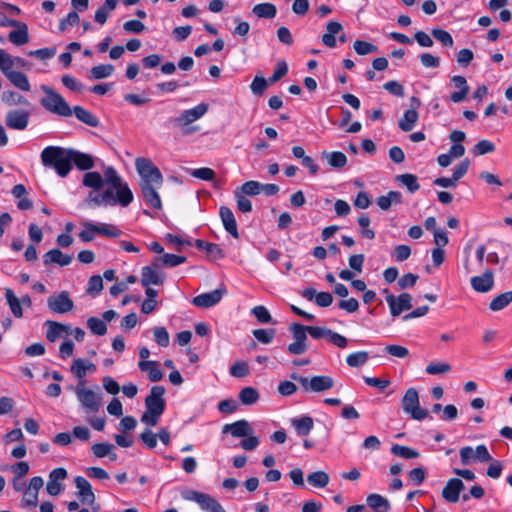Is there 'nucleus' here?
<instances>
[{"mask_svg": "<svg viewBox=\"0 0 512 512\" xmlns=\"http://www.w3.org/2000/svg\"><path fill=\"white\" fill-rule=\"evenodd\" d=\"M107 189L102 193L90 192L89 204L93 206H115L127 207L133 201V193L127 183L122 181L115 168L107 167L104 170Z\"/></svg>", "mask_w": 512, "mask_h": 512, "instance_id": "1", "label": "nucleus"}, {"mask_svg": "<svg viewBox=\"0 0 512 512\" xmlns=\"http://www.w3.org/2000/svg\"><path fill=\"white\" fill-rule=\"evenodd\" d=\"M40 159L44 167L53 169L61 178L67 177L72 170L69 148L47 146L42 150Z\"/></svg>", "mask_w": 512, "mask_h": 512, "instance_id": "2", "label": "nucleus"}, {"mask_svg": "<svg viewBox=\"0 0 512 512\" xmlns=\"http://www.w3.org/2000/svg\"><path fill=\"white\" fill-rule=\"evenodd\" d=\"M165 392V388L160 385H156L151 388L150 394L145 398L146 409L141 416L142 423L150 427L158 424L166 407V401L164 399Z\"/></svg>", "mask_w": 512, "mask_h": 512, "instance_id": "3", "label": "nucleus"}, {"mask_svg": "<svg viewBox=\"0 0 512 512\" xmlns=\"http://www.w3.org/2000/svg\"><path fill=\"white\" fill-rule=\"evenodd\" d=\"M41 88L45 93V96L40 100L43 108L62 117H70L72 115L71 107L59 93L46 85H43Z\"/></svg>", "mask_w": 512, "mask_h": 512, "instance_id": "4", "label": "nucleus"}, {"mask_svg": "<svg viewBox=\"0 0 512 512\" xmlns=\"http://www.w3.org/2000/svg\"><path fill=\"white\" fill-rule=\"evenodd\" d=\"M82 225L83 229L78 234L82 242H90L95 239L96 235L116 238L122 234V231L112 224L84 222Z\"/></svg>", "mask_w": 512, "mask_h": 512, "instance_id": "5", "label": "nucleus"}, {"mask_svg": "<svg viewBox=\"0 0 512 512\" xmlns=\"http://www.w3.org/2000/svg\"><path fill=\"white\" fill-rule=\"evenodd\" d=\"M184 500L195 502L205 512H226L223 506L213 496L193 489H184L181 492Z\"/></svg>", "mask_w": 512, "mask_h": 512, "instance_id": "6", "label": "nucleus"}, {"mask_svg": "<svg viewBox=\"0 0 512 512\" xmlns=\"http://www.w3.org/2000/svg\"><path fill=\"white\" fill-rule=\"evenodd\" d=\"M401 406L403 411L414 420L421 421L429 414L427 409L420 407L418 391L413 387L406 390L401 400Z\"/></svg>", "mask_w": 512, "mask_h": 512, "instance_id": "7", "label": "nucleus"}, {"mask_svg": "<svg viewBox=\"0 0 512 512\" xmlns=\"http://www.w3.org/2000/svg\"><path fill=\"white\" fill-rule=\"evenodd\" d=\"M135 167L141 176V182H148L160 187L163 183V177L153 162L147 158L139 157L135 160Z\"/></svg>", "mask_w": 512, "mask_h": 512, "instance_id": "8", "label": "nucleus"}, {"mask_svg": "<svg viewBox=\"0 0 512 512\" xmlns=\"http://www.w3.org/2000/svg\"><path fill=\"white\" fill-rule=\"evenodd\" d=\"M75 393L82 407L89 413H96L102 405V394L85 388L82 384L76 386Z\"/></svg>", "mask_w": 512, "mask_h": 512, "instance_id": "9", "label": "nucleus"}, {"mask_svg": "<svg viewBox=\"0 0 512 512\" xmlns=\"http://www.w3.org/2000/svg\"><path fill=\"white\" fill-rule=\"evenodd\" d=\"M164 281L165 274L160 271V266L155 260L150 265L142 267L140 280L142 286L162 285Z\"/></svg>", "mask_w": 512, "mask_h": 512, "instance_id": "10", "label": "nucleus"}, {"mask_svg": "<svg viewBox=\"0 0 512 512\" xmlns=\"http://www.w3.org/2000/svg\"><path fill=\"white\" fill-rule=\"evenodd\" d=\"M30 120V112L25 109H12L6 113L5 124L9 129L25 130Z\"/></svg>", "mask_w": 512, "mask_h": 512, "instance_id": "11", "label": "nucleus"}, {"mask_svg": "<svg viewBox=\"0 0 512 512\" xmlns=\"http://www.w3.org/2000/svg\"><path fill=\"white\" fill-rule=\"evenodd\" d=\"M47 305L52 312L59 314L67 313L74 308V302L67 291L48 297Z\"/></svg>", "mask_w": 512, "mask_h": 512, "instance_id": "12", "label": "nucleus"}, {"mask_svg": "<svg viewBox=\"0 0 512 512\" xmlns=\"http://www.w3.org/2000/svg\"><path fill=\"white\" fill-rule=\"evenodd\" d=\"M226 292L227 290L225 286L221 284L219 288L211 292L202 293L195 296L192 299V304L196 307L210 308L219 303Z\"/></svg>", "mask_w": 512, "mask_h": 512, "instance_id": "13", "label": "nucleus"}, {"mask_svg": "<svg viewBox=\"0 0 512 512\" xmlns=\"http://www.w3.org/2000/svg\"><path fill=\"white\" fill-rule=\"evenodd\" d=\"M386 302L389 305L391 315L397 317L403 311L409 310L412 307V296L406 292L401 293L397 297L393 294H387Z\"/></svg>", "mask_w": 512, "mask_h": 512, "instance_id": "14", "label": "nucleus"}, {"mask_svg": "<svg viewBox=\"0 0 512 512\" xmlns=\"http://www.w3.org/2000/svg\"><path fill=\"white\" fill-rule=\"evenodd\" d=\"M207 111L208 104L200 103L191 109L183 110L179 116L174 118L173 121L178 126H187L200 119L202 116L206 114Z\"/></svg>", "mask_w": 512, "mask_h": 512, "instance_id": "15", "label": "nucleus"}, {"mask_svg": "<svg viewBox=\"0 0 512 512\" xmlns=\"http://www.w3.org/2000/svg\"><path fill=\"white\" fill-rule=\"evenodd\" d=\"M67 475V470L65 468L59 467L53 469L49 474V479L46 485L47 493L51 496L59 495L63 490L61 481L65 480Z\"/></svg>", "mask_w": 512, "mask_h": 512, "instance_id": "16", "label": "nucleus"}, {"mask_svg": "<svg viewBox=\"0 0 512 512\" xmlns=\"http://www.w3.org/2000/svg\"><path fill=\"white\" fill-rule=\"evenodd\" d=\"M305 382L304 392H323L334 387V380L331 376L317 375Z\"/></svg>", "mask_w": 512, "mask_h": 512, "instance_id": "17", "label": "nucleus"}, {"mask_svg": "<svg viewBox=\"0 0 512 512\" xmlns=\"http://www.w3.org/2000/svg\"><path fill=\"white\" fill-rule=\"evenodd\" d=\"M74 483L78 489L77 495L81 502L93 506L95 504V494L89 481L83 476H76Z\"/></svg>", "mask_w": 512, "mask_h": 512, "instance_id": "18", "label": "nucleus"}, {"mask_svg": "<svg viewBox=\"0 0 512 512\" xmlns=\"http://www.w3.org/2000/svg\"><path fill=\"white\" fill-rule=\"evenodd\" d=\"M70 149L71 166H75L78 170L86 171L95 166V159L91 154L81 152L77 149Z\"/></svg>", "mask_w": 512, "mask_h": 512, "instance_id": "19", "label": "nucleus"}, {"mask_svg": "<svg viewBox=\"0 0 512 512\" xmlns=\"http://www.w3.org/2000/svg\"><path fill=\"white\" fill-rule=\"evenodd\" d=\"M464 488L465 485L461 479L451 478L442 490V497L450 503H456L459 501L460 493Z\"/></svg>", "mask_w": 512, "mask_h": 512, "instance_id": "20", "label": "nucleus"}, {"mask_svg": "<svg viewBox=\"0 0 512 512\" xmlns=\"http://www.w3.org/2000/svg\"><path fill=\"white\" fill-rule=\"evenodd\" d=\"M253 432L254 431L250 423L245 419L238 420L230 424H225L222 427L223 434L230 433L235 438L250 436V434H253Z\"/></svg>", "mask_w": 512, "mask_h": 512, "instance_id": "21", "label": "nucleus"}, {"mask_svg": "<svg viewBox=\"0 0 512 512\" xmlns=\"http://www.w3.org/2000/svg\"><path fill=\"white\" fill-rule=\"evenodd\" d=\"M219 216L221 218L224 229L235 239L239 238L237 223L232 210L229 207L221 206L219 208Z\"/></svg>", "mask_w": 512, "mask_h": 512, "instance_id": "22", "label": "nucleus"}, {"mask_svg": "<svg viewBox=\"0 0 512 512\" xmlns=\"http://www.w3.org/2000/svg\"><path fill=\"white\" fill-rule=\"evenodd\" d=\"M451 82L456 88H458V91L452 92L450 94V100L453 103H460L464 101L470 92V87L466 78L461 75H455L451 78Z\"/></svg>", "mask_w": 512, "mask_h": 512, "instance_id": "23", "label": "nucleus"}, {"mask_svg": "<svg viewBox=\"0 0 512 512\" xmlns=\"http://www.w3.org/2000/svg\"><path fill=\"white\" fill-rule=\"evenodd\" d=\"M494 274L492 270H486L481 276L471 278L472 288L480 293H486L493 288Z\"/></svg>", "mask_w": 512, "mask_h": 512, "instance_id": "24", "label": "nucleus"}, {"mask_svg": "<svg viewBox=\"0 0 512 512\" xmlns=\"http://www.w3.org/2000/svg\"><path fill=\"white\" fill-rule=\"evenodd\" d=\"M73 260L71 255L64 254L60 249L54 248L43 255V263L45 266L58 264L59 266H67Z\"/></svg>", "mask_w": 512, "mask_h": 512, "instance_id": "25", "label": "nucleus"}, {"mask_svg": "<svg viewBox=\"0 0 512 512\" xmlns=\"http://www.w3.org/2000/svg\"><path fill=\"white\" fill-rule=\"evenodd\" d=\"M153 185L154 184H149L148 182H140L142 195L149 207L153 209H160L162 206L161 199Z\"/></svg>", "mask_w": 512, "mask_h": 512, "instance_id": "26", "label": "nucleus"}, {"mask_svg": "<svg viewBox=\"0 0 512 512\" xmlns=\"http://www.w3.org/2000/svg\"><path fill=\"white\" fill-rule=\"evenodd\" d=\"M3 74L18 89L28 92L31 89L28 77L20 71H14L11 68L4 69Z\"/></svg>", "mask_w": 512, "mask_h": 512, "instance_id": "27", "label": "nucleus"}, {"mask_svg": "<svg viewBox=\"0 0 512 512\" xmlns=\"http://www.w3.org/2000/svg\"><path fill=\"white\" fill-rule=\"evenodd\" d=\"M138 368L142 372H148V379L151 382H158L163 378V372L157 361H139Z\"/></svg>", "mask_w": 512, "mask_h": 512, "instance_id": "28", "label": "nucleus"}, {"mask_svg": "<svg viewBox=\"0 0 512 512\" xmlns=\"http://www.w3.org/2000/svg\"><path fill=\"white\" fill-rule=\"evenodd\" d=\"M194 245L199 249L207 253L209 257L214 260L221 259L224 257L223 250L216 243L207 242L202 239H196Z\"/></svg>", "mask_w": 512, "mask_h": 512, "instance_id": "29", "label": "nucleus"}, {"mask_svg": "<svg viewBox=\"0 0 512 512\" xmlns=\"http://www.w3.org/2000/svg\"><path fill=\"white\" fill-rule=\"evenodd\" d=\"M15 27L17 29L9 33L8 39L14 45L22 46L29 41L28 27L23 22H19Z\"/></svg>", "mask_w": 512, "mask_h": 512, "instance_id": "30", "label": "nucleus"}, {"mask_svg": "<svg viewBox=\"0 0 512 512\" xmlns=\"http://www.w3.org/2000/svg\"><path fill=\"white\" fill-rule=\"evenodd\" d=\"M327 33L322 35V42L329 48L336 47L335 35L342 31L343 27L341 23L337 21H330L326 25Z\"/></svg>", "mask_w": 512, "mask_h": 512, "instance_id": "31", "label": "nucleus"}, {"mask_svg": "<svg viewBox=\"0 0 512 512\" xmlns=\"http://www.w3.org/2000/svg\"><path fill=\"white\" fill-rule=\"evenodd\" d=\"M291 425L299 436H307L314 427V421L310 416H302L300 418H292Z\"/></svg>", "mask_w": 512, "mask_h": 512, "instance_id": "32", "label": "nucleus"}, {"mask_svg": "<svg viewBox=\"0 0 512 512\" xmlns=\"http://www.w3.org/2000/svg\"><path fill=\"white\" fill-rule=\"evenodd\" d=\"M73 113L79 121L83 122L84 124L90 127H98L100 124L99 119L93 113L83 108L82 106H75L72 109V114Z\"/></svg>", "mask_w": 512, "mask_h": 512, "instance_id": "33", "label": "nucleus"}, {"mask_svg": "<svg viewBox=\"0 0 512 512\" xmlns=\"http://www.w3.org/2000/svg\"><path fill=\"white\" fill-rule=\"evenodd\" d=\"M367 505L376 512H388L391 508L389 501L380 494L372 493L366 498Z\"/></svg>", "mask_w": 512, "mask_h": 512, "instance_id": "34", "label": "nucleus"}, {"mask_svg": "<svg viewBox=\"0 0 512 512\" xmlns=\"http://www.w3.org/2000/svg\"><path fill=\"white\" fill-rule=\"evenodd\" d=\"M419 114L414 109H407L398 121L399 128L404 132L411 131L417 123Z\"/></svg>", "mask_w": 512, "mask_h": 512, "instance_id": "35", "label": "nucleus"}, {"mask_svg": "<svg viewBox=\"0 0 512 512\" xmlns=\"http://www.w3.org/2000/svg\"><path fill=\"white\" fill-rule=\"evenodd\" d=\"M252 13L258 18L272 19L277 14V8L274 4L265 2L256 4L252 9Z\"/></svg>", "mask_w": 512, "mask_h": 512, "instance_id": "36", "label": "nucleus"}, {"mask_svg": "<svg viewBox=\"0 0 512 512\" xmlns=\"http://www.w3.org/2000/svg\"><path fill=\"white\" fill-rule=\"evenodd\" d=\"M83 185L99 191L105 183V175L102 177L99 172H87L83 176Z\"/></svg>", "mask_w": 512, "mask_h": 512, "instance_id": "37", "label": "nucleus"}, {"mask_svg": "<svg viewBox=\"0 0 512 512\" xmlns=\"http://www.w3.org/2000/svg\"><path fill=\"white\" fill-rule=\"evenodd\" d=\"M156 262H158L159 266L162 267H176L180 264H183L187 261L185 256L165 253L162 256L154 258Z\"/></svg>", "mask_w": 512, "mask_h": 512, "instance_id": "38", "label": "nucleus"}, {"mask_svg": "<svg viewBox=\"0 0 512 512\" xmlns=\"http://www.w3.org/2000/svg\"><path fill=\"white\" fill-rule=\"evenodd\" d=\"M322 157L325 158L328 164L336 169L342 168L347 164V157L343 152L333 151L322 153Z\"/></svg>", "mask_w": 512, "mask_h": 512, "instance_id": "39", "label": "nucleus"}, {"mask_svg": "<svg viewBox=\"0 0 512 512\" xmlns=\"http://www.w3.org/2000/svg\"><path fill=\"white\" fill-rule=\"evenodd\" d=\"M1 100L8 106H15V105L28 106V105H30L27 98H25L24 96H22L21 94L15 92V91L2 92Z\"/></svg>", "mask_w": 512, "mask_h": 512, "instance_id": "40", "label": "nucleus"}, {"mask_svg": "<svg viewBox=\"0 0 512 512\" xmlns=\"http://www.w3.org/2000/svg\"><path fill=\"white\" fill-rule=\"evenodd\" d=\"M45 325L48 326L46 338L50 342L56 341V339L59 338L63 332H68L69 330L68 326L55 321L48 320L46 321Z\"/></svg>", "mask_w": 512, "mask_h": 512, "instance_id": "41", "label": "nucleus"}, {"mask_svg": "<svg viewBox=\"0 0 512 512\" xmlns=\"http://www.w3.org/2000/svg\"><path fill=\"white\" fill-rule=\"evenodd\" d=\"M512 302V291L501 293L494 297L489 303V309L492 311H500Z\"/></svg>", "mask_w": 512, "mask_h": 512, "instance_id": "42", "label": "nucleus"}, {"mask_svg": "<svg viewBox=\"0 0 512 512\" xmlns=\"http://www.w3.org/2000/svg\"><path fill=\"white\" fill-rule=\"evenodd\" d=\"M5 298L7 300V303L9 304L12 314L16 318H21L23 316V310H22L20 299H18L16 297V295L10 288L6 289Z\"/></svg>", "mask_w": 512, "mask_h": 512, "instance_id": "43", "label": "nucleus"}, {"mask_svg": "<svg viewBox=\"0 0 512 512\" xmlns=\"http://www.w3.org/2000/svg\"><path fill=\"white\" fill-rule=\"evenodd\" d=\"M113 71L114 66L112 64H100L90 69L89 78L95 80L107 78L112 75Z\"/></svg>", "mask_w": 512, "mask_h": 512, "instance_id": "44", "label": "nucleus"}, {"mask_svg": "<svg viewBox=\"0 0 512 512\" xmlns=\"http://www.w3.org/2000/svg\"><path fill=\"white\" fill-rule=\"evenodd\" d=\"M329 480V475L324 471H316L307 476V482L315 488L326 487Z\"/></svg>", "mask_w": 512, "mask_h": 512, "instance_id": "45", "label": "nucleus"}, {"mask_svg": "<svg viewBox=\"0 0 512 512\" xmlns=\"http://www.w3.org/2000/svg\"><path fill=\"white\" fill-rule=\"evenodd\" d=\"M396 180L404 185L410 193H414L420 189L418 179L413 174L405 173L397 175Z\"/></svg>", "mask_w": 512, "mask_h": 512, "instance_id": "46", "label": "nucleus"}, {"mask_svg": "<svg viewBox=\"0 0 512 512\" xmlns=\"http://www.w3.org/2000/svg\"><path fill=\"white\" fill-rule=\"evenodd\" d=\"M391 452L401 458L404 459H415L419 457V452L411 447L403 446L399 444H393L391 447Z\"/></svg>", "mask_w": 512, "mask_h": 512, "instance_id": "47", "label": "nucleus"}, {"mask_svg": "<svg viewBox=\"0 0 512 512\" xmlns=\"http://www.w3.org/2000/svg\"><path fill=\"white\" fill-rule=\"evenodd\" d=\"M369 359V354L367 351H357L349 354L346 357V363L348 366L356 368L363 366Z\"/></svg>", "mask_w": 512, "mask_h": 512, "instance_id": "48", "label": "nucleus"}, {"mask_svg": "<svg viewBox=\"0 0 512 512\" xmlns=\"http://www.w3.org/2000/svg\"><path fill=\"white\" fill-rule=\"evenodd\" d=\"M239 399L244 405H252L259 399V393L253 387H245L240 391Z\"/></svg>", "mask_w": 512, "mask_h": 512, "instance_id": "49", "label": "nucleus"}, {"mask_svg": "<svg viewBox=\"0 0 512 512\" xmlns=\"http://www.w3.org/2000/svg\"><path fill=\"white\" fill-rule=\"evenodd\" d=\"M87 327L90 329L91 333L98 336H103L107 333L106 323L104 320L97 317H90L87 320Z\"/></svg>", "mask_w": 512, "mask_h": 512, "instance_id": "50", "label": "nucleus"}, {"mask_svg": "<svg viewBox=\"0 0 512 512\" xmlns=\"http://www.w3.org/2000/svg\"><path fill=\"white\" fill-rule=\"evenodd\" d=\"M261 187L262 183L255 180H250L243 183L238 190L245 196H256L261 193Z\"/></svg>", "mask_w": 512, "mask_h": 512, "instance_id": "51", "label": "nucleus"}, {"mask_svg": "<svg viewBox=\"0 0 512 512\" xmlns=\"http://www.w3.org/2000/svg\"><path fill=\"white\" fill-rule=\"evenodd\" d=\"M155 342L160 347H167L170 343V336L165 327L159 326L152 329Z\"/></svg>", "mask_w": 512, "mask_h": 512, "instance_id": "52", "label": "nucleus"}, {"mask_svg": "<svg viewBox=\"0 0 512 512\" xmlns=\"http://www.w3.org/2000/svg\"><path fill=\"white\" fill-rule=\"evenodd\" d=\"M431 35L439 41L444 47H452L454 44L453 38L449 32L443 29H432Z\"/></svg>", "mask_w": 512, "mask_h": 512, "instance_id": "53", "label": "nucleus"}, {"mask_svg": "<svg viewBox=\"0 0 512 512\" xmlns=\"http://www.w3.org/2000/svg\"><path fill=\"white\" fill-rule=\"evenodd\" d=\"M353 48L358 55H368L378 50L376 45L363 40H356L353 44Z\"/></svg>", "mask_w": 512, "mask_h": 512, "instance_id": "54", "label": "nucleus"}, {"mask_svg": "<svg viewBox=\"0 0 512 512\" xmlns=\"http://www.w3.org/2000/svg\"><path fill=\"white\" fill-rule=\"evenodd\" d=\"M269 81L262 76H255L252 83L250 84V89L254 95L261 96L267 89Z\"/></svg>", "mask_w": 512, "mask_h": 512, "instance_id": "55", "label": "nucleus"}, {"mask_svg": "<svg viewBox=\"0 0 512 512\" xmlns=\"http://www.w3.org/2000/svg\"><path fill=\"white\" fill-rule=\"evenodd\" d=\"M253 336L263 344H269L275 337V329H255L253 330Z\"/></svg>", "mask_w": 512, "mask_h": 512, "instance_id": "56", "label": "nucleus"}, {"mask_svg": "<svg viewBox=\"0 0 512 512\" xmlns=\"http://www.w3.org/2000/svg\"><path fill=\"white\" fill-rule=\"evenodd\" d=\"M289 329L292 332L294 341L307 343V326H303L299 323H293Z\"/></svg>", "mask_w": 512, "mask_h": 512, "instance_id": "57", "label": "nucleus"}, {"mask_svg": "<svg viewBox=\"0 0 512 512\" xmlns=\"http://www.w3.org/2000/svg\"><path fill=\"white\" fill-rule=\"evenodd\" d=\"M237 208L242 213H249L252 211V202L242 193L239 192V190H235L234 192Z\"/></svg>", "mask_w": 512, "mask_h": 512, "instance_id": "58", "label": "nucleus"}, {"mask_svg": "<svg viewBox=\"0 0 512 512\" xmlns=\"http://www.w3.org/2000/svg\"><path fill=\"white\" fill-rule=\"evenodd\" d=\"M495 151V145L489 140H480L474 147H473V154L480 156L487 153H492Z\"/></svg>", "mask_w": 512, "mask_h": 512, "instance_id": "59", "label": "nucleus"}, {"mask_svg": "<svg viewBox=\"0 0 512 512\" xmlns=\"http://www.w3.org/2000/svg\"><path fill=\"white\" fill-rule=\"evenodd\" d=\"M249 373L248 364L244 361H237L230 367V374L236 378H242Z\"/></svg>", "mask_w": 512, "mask_h": 512, "instance_id": "60", "label": "nucleus"}, {"mask_svg": "<svg viewBox=\"0 0 512 512\" xmlns=\"http://www.w3.org/2000/svg\"><path fill=\"white\" fill-rule=\"evenodd\" d=\"M113 449V445L110 443H96L92 445L91 451L97 458H103L110 455V451Z\"/></svg>", "mask_w": 512, "mask_h": 512, "instance_id": "61", "label": "nucleus"}, {"mask_svg": "<svg viewBox=\"0 0 512 512\" xmlns=\"http://www.w3.org/2000/svg\"><path fill=\"white\" fill-rule=\"evenodd\" d=\"M288 73L287 63L282 60L277 63V67L273 74L269 77L268 81L270 84L276 83L282 79Z\"/></svg>", "mask_w": 512, "mask_h": 512, "instance_id": "62", "label": "nucleus"}, {"mask_svg": "<svg viewBox=\"0 0 512 512\" xmlns=\"http://www.w3.org/2000/svg\"><path fill=\"white\" fill-rule=\"evenodd\" d=\"M190 174L195 178L205 181H212L215 178L214 170L208 167L193 169Z\"/></svg>", "mask_w": 512, "mask_h": 512, "instance_id": "63", "label": "nucleus"}, {"mask_svg": "<svg viewBox=\"0 0 512 512\" xmlns=\"http://www.w3.org/2000/svg\"><path fill=\"white\" fill-rule=\"evenodd\" d=\"M103 289V280L100 275H93L88 280L87 293L98 294Z\"/></svg>", "mask_w": 512, "mask_h": 512, "instance_id": "64", "label": "nucleus"}]
</instances>
